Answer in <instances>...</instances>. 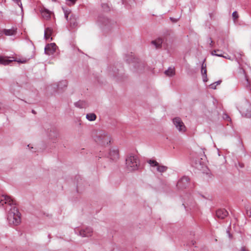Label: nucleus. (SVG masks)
Returning a JSON list of instances; mask_svg holds the SVG:
<instances>
[{
	"label": "nucleus",
	"mask_w": 251,
	"mask_h": 251,
	"mask_svg": "<svg viewBox=\"0 0 251 251\" xmlns=\"http://www.w3.org/2000/svg\"><path fill=\"white\" fill-rule=\"evenodd\" d=\"M1 103L0 102V109L1 108Z\"/></svg>",
	"instance_id": "obj_36"
},
{
	"label": "nucleus",
	"mask_w": 251,
	"mask_h": 251,
	"mask_svg": "<svg viewBox=\"0 0 251 251\" xmlns=\"http://www.w3.org/2000/svg\"><path fill=\"white\" fill-rule=\"evenodd\" d=\"M245 116L248 118L251 117V113L250 112L249 113L245 114Z\"/></svg>",
	"instance_id": "obj_29"
},
{
	"label": "nucleus",
	"mask_w": 251,
	"mask_h": 251,
	"mask_svg": "<svg viewBox=\"0 0 251 251\" xmlns=\"http://www.w3.org/2000/svg\"><path fill=\"white\" fill-rule=\"evenodd\" d=\"M75 105H78V106L79 107L83 108V107H85L86 104H85V103L84 102L80 101V102H78L76 103Z\"/></svg>",
	"instance_id": "obj_22"
},
{
	"label": "nucleus",
	"mask_w": 251,
	"mask_h": 251,
	"mask_svg": "<svg viewBox=\"0 0 251 251\" xmlns=\"http://www.w3.org/2000/svg\"><path fill=\"white\" fill-rule=\"evenodd\" d=\"M148 163L151 166H156V167H157V166H158L159 164L155 160H150L149 161H148Z\"/></svg>",
	"instance_id": "obj_21"
},
{
	"label": "nucleus",
	"mask_w": 251,
	"mask_h": 251,
	"mask_svg": "<svg viewBox=\"0 0 251 251\" xmlns=\"http://www.w3.org/2000/svg\"><path fill=\"white\" fill-rule=\"evenodd\" d=\"M239 251H249V250L245 247H243L241 248Z\"/></svg>",
	"instance_id": "obj_27"
},
{
	"label": "nucleus",
	"mask_w": 251,
	"mask_h": 251,
	"mask_svg": "<svg viewBox=\"0 0 251 251\" xmlns=\"http://www.w3.org/2000/svg\"><path fill=\"white\" fill-rule=\"evenodd\" d=\"M232 16H233V18L234 19H237L238 18V17L237 12H234L232 13Z\"/></svg>",
	"instance_id": "obj_25"
},
{
	"label": "nucleus",
	"mask_w": 251,
	"mask_h": 251,
	"mask_svg": "<svg viewBox=\"0 0 251 251\" xmlns=\"http://www.w3.org/2000/svg\"><path fill=\"white\" fill-rule=\"evenodd\" d=\"M165 74L167 76H172L175 75V70L174 68H169L165 72Z\"/></svg>",
	"instance_id": "obj_17"
},
{
	"label": "nucleus",
	"mask_w": 251,
	"mask_h": 251,
	"mask_svg": "<svg viewBox=\"0 0 251 251\" xmlns=\"http://www.w3.org/2000/svg\"><path fill=\"white\" fill-rule=\"evenodd\" d=\"M60 83L63 84L65 86H67V82L65 81H62V82H60Z\"/></svg>",
	"instance_id": "obj_31"
},
{
	"label": "nucleus",
	"mask_w": 251,
	"mask_h": 251,
	"mask_svg": "<svg viewBox=\"0 0 251 251\" xmlns=\"http://www.w3.org/2000/svg\"><path fill=\"white\" fill-rule=\"evenodd\" d=\"M52 29L50 27H48L45 29V38L46 40L49 39L52 34Z\"/></svg>",
	"instance_id": "obj_15"
},
{
	"label": "nucleus",
	"mask_w": 251,
	"mask_h": 251,
	"mask_svg": "<svg viewBox=\"0 0 251 251\" xmlns=\"http://www.w3.org/2000/svg\"><path fill=\"white\" fill-rule=\"evenodd\" d=\"M219 84V82H217V84Z\"/></svg>",
	"instance_id": "obj_37"
},
{
	"label": "nucleus",
	"mask_w": 251,
	"mask_h": 251,
	"mask_svg": "<svg viewBox=\"0 0 251 251\" xmlns=\"http://www.w3.org/2000/svg\"><path fill=\"white\" fill-rule=\"evenodd\" d=\"M210 86H211V88H212V89L216 88V85H215V83L211 84Z\"/></svg>",
	"instance_id": "obj_30"
},
{
	"label": "nucleus",
	"mask_w": 251,
	"mask_h": 251,
	"mask_svg": "<svg viewBox=\"0 0 251 251\" xmlns=\"http://www.w3.org/2000/svg\"><path fill=\"white\" fill-rule=\"evenodd\" d=\"M110 155L112 159H116L119 157V151L117 149H112L110 151Z\"/></svg>",
	"instance_id": "obj_12"
},
{
	"label": "nucleus",
	"mask_w": 251,
	"mask_h": 251,
	"mask_svg": "<svg viewBox=\"0 0 251 251\" xmlns=\"http://www.w3.org/2000/svg\"><path fill=\"white\" fill-rule=\"evenodd\" d=\"M0 203L2 205L5 203L12 206L8 213L7 220L11 225L15 226L19 225L21 221V214L17 208L15 206L16 205L15 201L10 197L2 195L0 197Z\"/></svg>",
	"instance_id": "obj_1"
},
{
	"label": "nucleus",
	"mask_w": 251,
	"mask_h": 251,
	"mask_svg": "<svg viewBox=\"0 0 251 251\" xmlns=\"http://www.w3.org/2000/svg\"><path fill=\"white\" fill-rule=\"evenodd\" d=\"M18 5L20 6V7L22 10V2L21 1V0H13Z\"/></svg>",
	"instance_id": "obj_23"
},
{
	"label": "nucleus",
	"mask_w": 251,
	"mask_h": 251,
	"mask_svg": "<svg viewBox=\"0 0 251 251\" xmlns=\"http://www.w3.org/2000/svg\"><path fill=\"white\" fill-rule=\"evenodd\" d=\"M2 31L0 30V37L2 35Z\"/></svg>",
	"instance_id": "obj_33"
},
{
	"label": "nucleus",
	"mask_w": 251,
	"mask_h": 251,
	"mask_svg": "<svg viewBox=\"0 0 251 251\" xmlns=\"http://www.w3.org/2000/svg\"><path fill=\"white\" fill-rule=\"evenodd\" d=\"M71 3L69 4V5H74L77 0H68Z\"/></svg>",
	"instance_id": "obj_26"
},
{
	"label": "nucleus",
	"mask_w": 251,
	"mask_h": 251,
	"mask_svg": "<svg viewBox=\"0 0 251 251\" xmlns=\"http://www.w3.org/2000/svg\"><path fill=\"white\" fill-rule=\"evenodd\" d=\"M12 61L8 59V57L6 56H0V64L4 65H8Z\"/></svg>",
	"instance_id": "obj_14"
},
{
	"label": "nucleus",
	"mask_w": 251,
	"mask_h": 251,
	"mask_svg": "<svg viewBox=\"0 0 251 251\" xmlns=\"http://www.w3.org/2000/svg\"><path fill=\"white\" fill-rule=\"evenodd\" d=\"M216 53H222V51L221 50V52H217Z\"/></svg>",
	"instance_id": "obj_34"
},
{
	"label": "nucleus",
	"mask_w": 251,
	"mask_h": 251,
	"mask_svg": "<svg viewBox=\"0 0 251 251\" xmlns=\"http://www.w3.org/2000/svg\"><path fill=\"white\" fill-rule=\"evenodd\" d=\"M3 32L6 36L14 35L16 34L17 29L14 28L9 29H4Z\"/></svg>",
	"instance_id": "obj_13"
},
{
	"label": "nucleus",
	"mask_w": 251,
	"mask_h": 251,
	"mask_svg": "<svg viewBox=\"0 0 251 251\" xmlns=\"http://www.w3.org/2000/svg\"><path fill=\"white\" fill-rule=\"evenodd\" d=\"M87 119L90 121H93L96 120V115L94 113H89L86 115Z\"/></svg>",
	"instance_id": "obj_18"
},
{
	"label": "nucleus",
	"mask_w": 251,
	"mask_h": 251,
	"mask_svg": "<svg viewBox=\"0 0 251 251\" xmlns=\"http://www.w3.org/2000/svg\"><path fill=\"white\" fill-rule=\"evenodd\" d=\"M227 215L228 212L225 209H220L216 211V216L219 219H224Z\"/></svg>",
	"instance_id": "obj_9"
},
{
	"label": "nucleus",
	"mask_w": 251,
	"mask_h": 251,
	"mask_svg": "<svg viewBox=\"0 0 251 251\" xmlns=\"http://www.w3.org/2000/svg\"><path fill=\"white\" fill-rule=\"evenodd\" d=\"M152 43L154 45L156 48H159L161 47L162 43V39L158 38L154 41H152Z\"/></svg>",
	"instance_id": "obj_16"
},
{
	"label": "nucleus",
	"mask_w": 251,
	"mask_h": 251,
	"mask_svg": "<svg viewBox=\"0 0 251 251\" xmlns=\"http://www.w3.org/2000/svg\"><path fill=\"white\" fill-rule=\"evenodd\" d=\"M189 182V178L187 176H183L179 180L177 184V186L180 189L185 188L188 186Z\"/></svg>",
	"instance_id": "obj_7"
},
{
	"label": "nucleus",
	"mask_w": 251,
	"mask_h": 251,
	"mask_svg": "<svg viewBox=\"0 0 251 251\" xmlns=\"http://www.w3.org/2000/svg\"><path fill=\"white\" fill-rule=\"evenodd\" d=\"M56 48L55 43L49 44L45 48V52L48 55H51L55 51Z\"/></svg>",
	"instance_id": "obj_6"
},
{
	"label": "nucleus",
	"mask_w": 251,
	"mask_h": 251,
	"mask_svg": "<svg viewBox=\"0 0 251 251\" xmlns=\"http://www.w3.org/2000/svg\"><path fill=\"white\" fill-rule=\"evenodd\" d=\"M173 123L176 128L181 132H184L186 130V127L179 118H175L173 119Z\"/></svg>",
	"instance_id": "obj_5"
},
{
	"label": "nucleus",
	"mask_w": 251,
	"mask_h": 251,
	"mask_svg": "<svg viewBox=\"0 0 251 251\" xmlns=\"http://www.w3.org/2000/svg\"><path fill=\"white\" fill-rule=\"evenodd\" d=\"M221 52V50H214L211 51V54L213 56H217L219 57H222L223 58H225L226 59H228V60H232L231 58V57L226 54V55H224L223 54V53H216L217 52Z\"/></svg>",
	"instance_id": "obj_11"
},
{
	"label": "nucleus",
	"mask_w": 251,
	"mask_h": 251,
	"mask_svg": "<svg viewBox=\"0 0 251 251\" xmlns=\"http://www.w3.org/2000/svg\"><path fill=\"white\" fill-rule=\"evenodd\" d=\"M41 12L43 18L46 20L49 19L52 14V12L51 11L45 7L41 9Z\"/></svg>",
	"instance_id": "obj_10"
},
{
	"label": "nucleus",
	"mask_w": 251,
	"mask_h": 251,
	"mask_svg": "<svg viewBox=\"0 0 251 251\" xmlns=\"http://www.w3.org/2000/svg\"><path fill=\"white\" fill-rule=\"evenodd\" d=\"M139 164L138 157L132 154L129 155L126 159L127 168L130 171H134L137 169Z\"/></svg>",
	"instance_id": "obj_3"
},
{
	"label": "nucleus",
	"mask_w": 251,
	"mask_h": 251,
	"mask_svg": "<svg viewBox=\"0 0 251 251\" xmlns=\"http://www.w3.org/2000/svg\"><path fill=\"white\" fill-rule=\"evenodd\" d=\"M167 167L164 166H161L158 165V166L157 167V170L160 173L165 172L167 170Z\"/></svg>",
	"instance_id": "obj_20"
},
{
	"label": "nucleus",
	"mask_w": 251,
	"mask_h": 251,
	"mask_svg": "<svg viewBox=\"0 0 251 251\" xmlns=\"http://www.w3.org/2000/svg\"><path fill=\"white\" fill-rule=\"evenodd\" d=\"M247 215L249 217H251V210H247L246 212Z\"/></svg>",
	"instance_id": "obj_28"
},
{
	"label": "nucleus",
	"mask_w": 251,
	"mask_h": 251,
	"mask_svg": "<svg viewBox=\"0 0 251 251\" xmlns=\"http://www.w3.org/2000/svg\"><path fill=\"white\" fill-rule=\"evenodd\" d=\"M91 136L96 143L101 146L108 145L111 141L109 134L105 131L94 130Z\"/></svg>",
	"instance_id": "obj_2"
},
{
	"label": "nucleus",
	"mask_w": 251,
	"mask_h": 251,
	"mask_svg": "<svg viewBox=\"0 0 251 251\" xmlns=\"http://www.w3.org/2000/svg\"><path fill=\"white\" fill-rule=\"evenodd\" d=\"M201 68H206V65H204L203 63L202 65Z\"/></svg>",
	"instance_id": "obj_32"
},
{
	"label": "nucleus",
	"mask_w": 251,
	"mask_h": 251,
	"mask_svg": "<svg viewBox=\"0 0 251 251\" xmlns=\"http://www.w3.org/2000/svg\"><path fill=\"white\" fill-rule=\"evenodd\" d=\"M92 229L90 227H87L85 229H82L79 232V234L82 237H89L92 234Z\"/></svg>",
	"instance_id": "obj_8"
},
{
	"label": "nucleus",
	"mask_w": 251,
	"mask_h": 251,
	"mask_svg": "<svg viewBox=\"0 0 251 251\" xmlns=\"http://www.w3.org/2000/svg\"><path fill=\"white\" fill-rule=\"evenodd\" d=\"M223 118L227 121H230L231 119L228 115L226 114H224L223 115Z\"/></svg>",
	"instance_id": "obj_24"
},
{
	"label": "nucleus",
	"mask_w": 251,
	"mask_h": 251,
	"mask_svg": "<svg viewBox=\"0 0 251 251\" xmlns=\"http://www.w3.org/2000/svg\"><path fill=\"white\" fill-rule=\"evenodd\" d=\"M207 71L206 68H201V74L203 76V80L204 81H207Z\"/></svg>",
	"instance_id": "obj_19"
},
{
	"label": "nucleus",
	"mask_w": 251,
	"mask_h": 251,
	"mask_svg": "<svg viewBox=\"0 0 251 251\" xmlns=\"http://www.w3.org/2000/svg\"><path fill=\"white\" fill-rule=\"evenodd\" d=\"M240 112H241V113L243 115V114H244V112H243L242 110H241V111H240Z\"/></svg>",
	"instance_id": "obj_35"
},
{
	"label": "nucleus",
	"mask_w": 251,
	"mask_h": 251,
	"mask_svg": "<svg viewBox=\"0 0 251 251\" xmlns=\"http://www.w3.org/2000/svg\"><path fill=\"white\" fill-rule=\"evenodd\" d=\"M65 16L66 19V20L68 21H70V25L71 26L74 27L76 25V19L72 16V15H71L69 17V15L71 13V11L70 9H65V8H63Z\"/></svg>",
	"instance_id": "obj_4"
}]
</instances>
